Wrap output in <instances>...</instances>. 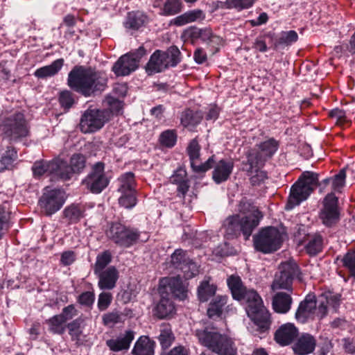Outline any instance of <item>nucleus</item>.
<instances>
[{
  "label": "nucleus",
  "instance_id": "0e129e2a",
  "mask_svg": "<svg viewBox=\"0 0 355 355\" xmlns=\"http://www.w3.org/2000/svg\"><path fill=\"white\" fill-rule=\"evenodd\" d=\"M343 266L355 277V250L348 252L343 259Z\"/></svg>",
  "mask_w": 355,
  "mask_h": 355
},
{
  "label": "nucleus",
  "instance_id": "4d7b16f0",
  "mask_svg": "<svg viewBox=\"0 0 355 355\" xmlns=\"http://www.w3.org/2000/svg\"><path fill=\"white\" fill-rule=\"evenodd\" d=\"M298 35L295 31H282L277 39L279 46H288L297 40Z\"/></svg>",
  "mask_w": 355,
  "mask_h": 355
},
{
  "label": "nucleus",
  "instance_id": "8fccbe9b",
  "mask_svg": "<svg viewBox=\"0 0 355 355\" xmlns=\"http://www.w3.org/2000/svg\"><path fill=\"white\" fill-rule=\"evenodd\" d=\"M298 182H300L304 187L310 189L313 192L315 187L318 184V175L313 172L306 171L302 173Z\"/></svg>",
  "mask_w": 355,
  "mask_h": 355
},
{
  "label": "nucleus",
  "instance_id": "f704fd0d",
  "mask_svg": "<svg viewBox=\"0 0 355 355\" xmlns=\"http://www.w3.org/2000/svg\"><path fill=\"white\" fill-rule=\"evenodd\" d=\"M63 59H58L51 64L37 69L34 72V76L38 78H46L57 74L63 66Z\"/></svg>",
  "mask_w": 355,
  "mask_h": 355
},
{
  "label": "nucleus",
  "instance_id": "2f4dec72",
  "mask_svg": "<svg viewBox=\"0 0 355 355\" xmlns=\"http://www.w3.org/2000/svg\"><path fill=\"white\" fill-rule=\"evenodd\" d=\"M238 210L243 214H249V215L241 217L243 219L249 220H254L257 219V226L259 224L260 220L263 218V214L252 202L245 198H243L238 206Z\"/></svg>",
  "mask_w": 355,
  "mask_h": 355
},
{
  "label": "nucleus",
  "instance_id": "4be33fe9",
  "mask_svg": "<svg viewBox=\"0 0 355 355\" xmlns=\"http://www.w3.org/2000/svg\"><path fill=\"white\" fill-rule=\"evenodd\" d=\"M312 191L310 189L304 187L300 182H296L291 189V193L286 205V210H291L299 205L302 201L306 200Z\"/></svg>",
  "mask_w": 355,
  "mask_h": 355
},
{
  "label": "nucleus",
  "instance_id": "680f3d73",
  "mask_svg": "<svg viewBox=\"0 0 355 355\" xmlns=\"http://www.w3.org/2000/svg\"><path fill=\"white\" fill-rule=\"evenodd\" d=\"M59 102L61 107L64 109H69L74 104L75 101L73 95L71 92L69 90H64L60 93Z\"/></svg>",
  "mask_w": 355,
  "mask_h": 355
},
{
  "label": "nucleus",
  "instance_id": "c03bdc74",
  "mask_svg": "<svg viewBox=\"0 0 355 355\" xmlns=\"http://www.w3.org/2000/svg\"><path fill=\"white\" fill-rule=\"evenodd\" d=\"M64 218L69 223H76L83 217V211L78 205H71L67 207L63 211Z\"/></svg>",
  "mask_w": 355,
  "mask_h": 355
},
{
  "label": "nucleus",
  "instance_id": "dca6fc26",
  "mask_svg": "<svg viewBox=\"0 0 355 355\" xmlns=\"http://www.w3.org/2000/svg\"><path fill=\"white\" fill-rule=\"evenodd\" d=\"M316 300L314 319L321 320L327 315L329 306H331L335 312H337L340 304V295L327 291L319 295Z\"/></svg>",
  "mask_w": 355,
  "mask_h": 355
},
{
  "label": "nucleus",
  "instance_id": "20e7f679",
  "mask_svg": "<svg viewBox=\"0 0 355 355\" xmlns=\"http://www.w3.org/2000/svg\"><path fill=\"white\" fill-rule=\"evenodd\" d=\"M283 242V233L274 227L262 229L254 236L256 250L270 254L279 250Z\"/></svg>",
  "mask_w": 355,
  "mask_h": 355
},
{
  "label": "nucleus",
  "instance_id": "de8ad7c7",
  "mask_svg": "<svg viewBox=\"0 0 355 355\" xmlns=\"http://www.w3.org/2000/svg\"><path fill=\"white\" fill-rule=\"evenodd\" d=\"M65 322V320L60 315H54L47 321L50 331L57 334H62L64 332Z\"/></svg>",
  "mask_w": 355,
  "mask_h": 355
},
{
  "label": "nucleus",
  "instance_id": "79ce46f5",
  "mask_svg": "<svg viewBox=\"0 0 355 355\" xmlns=\"http://www.w3.org/2000/svg\"><path fill=\"white\" fill-rule=\"evenodd\" d=\"M322 237L318 234L310 235L308 237V242L305 245V250L306 252L311 255L315 256L322 251Z\"/></svg>",
  "mask_w": 355,
  "mask_h": 355
},
{
  "label": "nucleus",
  "instance_id": "f03ea898",
  "mask_svg": "<svg viewBox=\"0 0 355 355\" xmlns=\"http://www.w3.org/2000/svg\"><path fill=\"white\" fill-rule=\"evenodd\" d=\"M200 343L207 347L212 352L218 355H236V349L232 339L209 327L196 331Z\"/></svg>",
  "mask_w": 355,
  "mask_h": 355
},
{
  "label": "nucleus",
  "instance_id": "c9c22d12",
  "mask_svg": "<svg viewBox=\"0 0 355 355\" xmlns=\"http://www.w3.org/2000/svg\"><path fill=\"white\" fill-rule=\"evenodd\" d=\"M148 21V17L141 12H132L128 14L125 22L126 28L138 30Z\"/></svg>",
  "mask_w": 355,
  "mask_h": 355
},
{
  "label": "nucleus",
  "instance_id": "9b49d317",
  "mask_svg": "<svg viewBox=\"0 0 355 355\" xmlns=\"http://www.w3.org/2000/svg\"><path fill=\"white\" fill-rule=\"evenodd\" d=\"M108 121L105 110L88 108L81 116L80 129L83 133H92L101 130Z\"/></svg>",
  "mask_w": 355,
  "mask_h": 355
},
{
  "label": "nucleus",
  "instance_id": "39448f33",
  "mask_svg": "<svg viewBox=\"0 0 355 355\" xmlns=\"http://www.w3.org/2000/svg\"><path fill=\"white\" fill-rule=\"evenodd\" d=\"M107 236L120 246L128 248L136 242L146 241L148 236L142 235L136 228L128 227L121 223L112 224L107 232Z\"/></svg>",
  "mask_w": 355,
  "mask_h": 355
},
{
  "label": "nucleus",
  "instance_id": "603ef678",
  "mask_svg": "<svg viewBox=\"0 0 355 355\" xmlns=\"http://www.w3.org/2000/svg\"><path fill=\"white\" fill-rule=\"evenodd\" d=\"M119 204L125 209H132L137 204L135 191L119 192Z\"/></svg>",
  "mask_w": 355,
  "mask_h": 355
},
{
  "label": "nucleus",
  "instance_id": "7c9ffc66",
  "mask_svg": "<svg viewBox=\"0 0 355 355\" xmlns=\"http://www.w3.org/2000/svg\"><path fill=\"white\" fill-rule=\"evenodd\" d=\"M155 346V341L150 340L148 336H141L135 344L132 355H153Z\"/></svg>",
  "mask_w": 355,
  "mask_h": 355
},
{
  "label": "nucleus",
  "instance_id": "6e6d98bb",
  "mask_svg": "<svg viewBox=\"0 0 355 355\" xmlns=\"http://www.w3.org/2000/svg\"><path fill=\"white\" fill-rule=\"evenodd\" d=\"M162 15L168 16L178 13L181 10V3L180 0H166L164 3Z\"/></svg>",
  "mask_w": 355,
  "mask_h": 355
},
{
  "label": "nucleus",
  "instance_id": "a19ab883",
  "mask_svg": "<svg viewBox=\"0 0 355 355\" xmlns=\"http://www.w3.org/2000/svg\"><path fill=\"white\" fill-rule=\"evenodd\" d=\"M17 151L11 147L0 150V171L9 169L17 158Z\"/></svg>",
  "mask_w": 355,
  "mask_h": 355
},
{
  "label": "nucleus",
  "instance_id": "338daca9",
  "mask_svg": "<svg viewBox=\"0 0 355 355\" xmlns=\"http://www.w3.org/2000/svg\"><path fill=\"white\" fill-rule=\"evenodd\" d=\"M95 300V295L93 292L86 291L81 293L78 298V302L83 306H91Z\"/></svg>",
  "mask_w": 355,
  "mask_h": 355
},
{
  "label": "nucleus",
  "instance_id": "ea45409f",
  "mask_svg": "<svg viewBox=\"0 0 355 355\" xmlns=\"http://www.w3.org/2000/svg\"><path fill=\"white\" fill-rule=\"evenodd\" d=\"M216 291V286L214 284H209V279H204L198 288V300L201 302H207L210 297L215 295Z\"/></svg>",
  "mask_w": 355,
  "mask_h": 355
},
{
  "label": "nucleus",
  "instance_id": "e433bc0d",
  "mask_svg": "<svg viewBox=\"0 0 355 355\" xmlns=\"http://www.w3.org/2000/svg\"><path fill=\"white\" fill-rule=\"evenodd\" d=\"M54 167H56V162L53 160H39L33 164L32 171L35 178H40L45 174L52 175Z\"/></svg>",
  "mask_w": 355,
  "mask_h": 355
},
{
  "label": "nucleus",
  "instance_id": "4c0bfd02",
  "mask_svg": "<svg viewBox=\"0 0 355 355\" xmlns=\"http://www.w3.org/2000/svg\"><path fill=\"white\" fill-rule=\"evenodd\" d=\"M56 167L52 172V178L57 180H68L71 178L73 171L69 165L63 161H55Z\"/></svg>",
  "mask_w": 355,
  "mask_h": 355
},
{
  "label": "nucleus",
  "instance_id": "6ab92c4d",
  "mask_svg": "<svg viewBox=\"0 0 355 355\" xmlns=\"http://www.w3.org/2000/svg\"><path fill=\"white\" fill-rule=\"evenodd\" d=\"M317 345L316 338L309 333L298 334L292 349L296 355H309L315 351Z\"/></svg>",
  "mask_w": 355,
  "mask_h": 355
},
{
  "label": "nucleus",
  "instance_id": "69168bd1",
  "mask_svg": "<svg viewBox=\"0 0 355 355\" xmlns=\"http://www.w3.org/2000/svg\"><path fill=\"white\" fill-rule=\"evenodd\" d=\"M112 300V295L107 292H103L98 295L97 306L100 311L106 310L110 305Z\"/></svg>",
  "mask_w": 355,
  "mask_h": 355
},
{
  "label": "nucleus",
  "instance_id": "b1692460",
  "mask_svg": "<svg viewBox=\"0 0 355 355\" xmlns=\"http://www.w3.org/2000/svg\"><path fill=\"white\" fill-rule=\"evenodd\" d=\"M135 338V332L132 330L125 331L116 338L106 341L107 346L113 352H119L129 349L130 343Z\"/></svg>",
  "mask_w": 355,
  "mask_h": 355
},
{
  "label": "nucleus",
  "instance_id": "774afa93",
  "mask_svg": "<svg viewBox=\"0 0 355 355\" xmlns=\"http://www.w3.org/2000/svg\"><path fill=\"white\" fill-rule=\"evenodd\" d=\"M102 319L105 325H113L121 321V315L118 311H112L104 314Z\"/></svg>",
  "mask_w": 355,
  "mask_h": 355
},
{
  "label": "nucleus",
  "instance_id": "5fc2aeb1",
  "mask_svg": "<svg viewBox=\"0 0 355 355\" xmlns=\"http://www.w3.org/2000/svg\"><path fill=\"white\" fill-rule=\"evenodd\" d=\"M86 164L85 157L80 153H76L70 159V167L74 173H80L85 168Z\"/></svg>",
  "mask_w": 355,
  "mask_h": 355
},
{
  "label": "nucleus",
  "instance_id": "2eb2a0df",
  "mask_svg": "<svg viewBox=\"0 0 355 355\" xmlns=\"http://www.w3.org/2000/svg\"><path fill=\"white\" fill-rule=\"evenodd\" d=\"M201 147L196 138L192 139L187 148V152L189 157L191 167L193 172L203 173L209 171L213 166L214 155L210 157L204 163L200 162Z\"/></svg>",
  "mask_w": 355,
  "mask_h": 355
},
{
  "label": "nucleus",
  "instance_id": "393cba45",
  "mask_svg": "<svg viewBox=\"0 0 355 355\" xmlns=\"http://www.w3.org/2000/svg\"><path fill=\"white\" fill-rule=\"evenodd\" d=\"M165 282L175 298L180 300H184L187 297L188 283L186 281H183L179 275L166 278Z\"/></svg>",
  "mask_w": 355,
  "mask_h": 355
},
{
  "label": "nucleus",
  "instance_id": "423d86ee",
  "mask_svg": "<svg viewBox=\"0 0 355 355\" xmlns=\"http://www.w3.org/2000/svg\"><path fill=\"white\" fill-rule=\"evenodd\" d=\"M279 141L270 138L257 144L258 150L251 149L247 153V164L250 169L261 168L270 159L279 148Z\"/></svg>",
  "mask_w": 355,
  "mask_h": 355
},
{
  "label": "nucleus",
  "instance_id": "37998d69",
  "mask_svg": "<svg viewBox=\"0 0 355 355\" xmlns=\"http://www.w3.org/2000/svg\"><path fill=\"white\" fill-rule=\"evenodd\" d=\"M119 186L118 192L135 191V175L132 172H127L122 174L118 179Z\"/></svg>",
  "mask_w": 355,
  "mask_h": 355
},
{
  "label": "nucleus",
  "instance_id": "49530a36",
  "mask_svg": "<svg viewBox=\"0 0 355 355\" xmlns=\"http://www.w3.org/2000/svg\"><path fill=\"white\" fill-rule=\"evenodd\" d=\"M180 51L176 46L170 47L167 51H163L168 67H174L180 62Z\"/></svg>",
  "mask_w": 355,
  "mask_h": 355
},
{
  "label": "nucleus",
  "instance_id": "bb28decb",
  "mask_svg": "<svg viewBox=\"0 0 355 355\" xmlns=\"http://www.w3.org/2000/svg\"><path fill=\"white\" fill-rule=\"evenodd\" d=\"M164 56L163 51L160 50H156L151 55L146 67V71L149 75L162 72L167 68Z\"/></svg>",
  "mask_w": 355,
  "mask_h": 355
},
{
  "label": "nucleus",
  "instance_id": "e2e57ef3",
  "mask_svg": "<svg viewBox=\"0 0 355 355\" xmlns=\"http://www.w3.org/2000/svg\"><path fill=\"white\" fill-rule=\"evenodd\" d=\"M10 215L5 208L0 207V239L10 227Z\"/></svg>",
  "mask_w": 355,
  "mask_h": 355
},
{
  "label": "nucleus",
  "instance_id": "a18cd8bd",
  "mask_svg": "<svg viewBox=\"0 0 355 355\" xmlns=\"http://www.w3.org/2000/svg\"><path fill=\"white\" fill-rule=\"evenodd\" d=\"M84 319L81 317H79L67 325L69 334L71 336L72 340H78L80 339V335L83 333L82 325Z\"/></svg>",
  "mask_w": 355,
  "mask_h": 355
},
{
  "label": "nucleus",
  "instance_id": "c756f323",
  "mask_svg": "<svg viewBox=\"0 0 355 355\" xmlns=\"http://www.w3.org/2000/svg\"><path fill=\"white\" fill-rule=\"evenodd\" d=\"M170 180L173 184L178 185L177 191L178 196L184 198L189 188L186 170L183 168H178L174 171Z\"/></svg>",
  "mask_w": 355,
  "mask_h": 355
},
{
  "label": "nucleus",
  "instance_id": "0eeeda50",
  "mask_svg": "<svg viewBox=\"0 0 355 355\" xmlns=\"http://www.w3.org/2000/svg\"><path fill=\"white\" fill-rule=\"evenodd\" d=\"M257 227V219L249 220L242 218L238 214L227 217L223 223L225 236L227 239L237 237L242 233L245 239L248 240Z\"/></svg>",
  "mask_w": 355,
  "mask_h": 355
},
{
  "label": "nucleus",
  "instance_id": "3c124183",
  "mask_svg": "<svg viewBox=\"0 0 355 355\" xmlns=\"http://www.w3.org/2000/svg\"><path fill=\"white\" fill-rule=\"evenodd\" d=\"M159 141L161 145L167 147H173L177 141V134L175 130H167L162 132L159 136Z\"/></svg>",
  "mask_w": 355,
  "mask_h": 355
},
{
  "label": "nucleus",
  "instance_id": "a878e982",
  "mask_svg": "<svg viewBox=\"0 0 355 355\" xmlns=\"http://www.w3.org/2000/svg\"><path fill=\"white\" fill-rule=\"evenodd\" d=\"M175 306L171 299L162 295L161 299L153 309L154 315L159 319H166L175 313Z\"/></svg>",
  "mask_w": 355,
  "mask_h": 355
},
{
  "label": "nucleus",
  "instance_id": "ddd939ff",
  "mask_svg": "<svg viewBox=\"0 0 355 355\" xmlns=\"http://www.w3.org/2000/svg\"><path fill=\"white\" fill-rule=\"evenodd\" d=\"M109 182L104 171V164L102 162L95 164L83 181L87 188L93 193H101L107 187Z\"/></svg>",
  "mask_w": 355,
  "mask_h": 355
},
{
  "label": "nucleus",
  "instance_id": "412c9836",
  "mask_svg": "<svg viewBox=\"0 0 355 355\" xmlns=\"http://www.w3.org/2000/svg\"><path fill=\"white\" fill-rule=\"evenodd\" d=\"M234 163L230 159H221L218 162L214 160L212 179L218 184L227 181L232 173Z\"/></svg>",
  "mask_w": 355,
  "mask_h": 355
},
{
  "label": "nucleus",
  "instance_id": "7ed1b4c3",
  "mask_svg": "<svg viewBox=\"0 0 355 355\" xmlns=\"http://www.w3.org/2000/svg\"><path fill=\"white\" fill-rule=\"evenodd\" d=\"M253 298L245 304L248 316L256 326L257 331L260 334L268 333L272 324L271 315L263 306L261 297L258 293H252Z\"/></svg>",
  "mask_w": 355,
  "mask_h": 355
},
{
  "label": "nucleus",
  "instance_id": "5701e85b",
  "mask_svg": "<svg viewBox=\"0 0 355 355\" xmlns=\"http://www.w3.org/2000/svg\"><path fill=\"white\" fill-rule=\"evenodd\" d=\"M98 278V286L101 290H112L116 286L119 273L114 266L107 267L103 271L95 274Z\"/></svg>",
  "mask_w": 355,
  "mask_h": 355
},
{
  "label": "nucleus",
  "instance_id": "cd10ccee",
  "mask_svg": "<svg viewBox=\"0 0 355 355\" xmlns=\"http://www.w3.org/2000/svg\"><path fill=\"white\" fill-rule=\"evenodd\" d=\"M293 303V299L290 294L284 292H278L272 297V306L273 310L281 314L288 313Z\"/></svg>",
  "mask_w": 355,
  "mask_h": 355
},
{
  "label": "nucleus",
  "instance_id": "58836bf2",
  "mask_svg": "<svg viewBox=\"0 0 355 355\" xmlns=\"http://www.w3.org/2000/svg\"><path fill=\"white\" fill-rule=\"evenodd\" d=\"M257 0H225L220 1L218 7L225 9H236L238 11L251 8Z\"/></svg>",
  "mask_w": 355,
  "mask_h": 355
},
{
  "label": "nucleus",
  "instance_id": "aec40b11",
  "mask_svg": "<svg viewBox=\"0 0 355 355\" xmlns=\"http://www.w3.org/2000/svg\"><path fill=\"white\" fill-rule=\"evenodd\" d=\"M317 300L314 294H308L302 301L295 313L297 321L304 323L309 319L314 320V313L316 309Z\"/></svg>",
  "mask_w": 355,
  "mask_h": 355
},
{
  "label": "nucleus",
  "instance_id": "09e8293b",
  "mask_svg": "<svg viewBox=\"0 0 355 355\" xmlns=\"http://www.w3.org/2000/svg\"><path fill=\"white\" fill-rule=\"evenodd\" d=\"M111 261L112 255L107 250L98 254L94 268V274L105 270L106 266L111 262Z\"/></svg>",
  "mask_w": 355,
  "mask_h": 355
},
{
  "label": "nucleus",
  "instance_id": "864d4df0",
  "mask_svg": "<svg viewBox=\"0 0 355 355\" xmlns=\"http://www.w3.org/2000/svg\"><path fill=\"white\" fill-rule=\"evenodd\" d=\"M178 270H180L184 273V276L187 279L193 278L199 272L198 266L189 258Z\"/></svg>",
  "mask_w": 355,
  "mask_h": 355
},
{
  "label": "nucleus",
  "instance_id": "f8f14e48",
  "mask_svg": "<svg viewBox=\"0 0 355 355\" xmlns=\"http://www.w3.org/2000/svg\"><path fill=\"white\" fill-rule=\"evenodd\" d=\"M300 269L293 261L283 263L279 266V274L275 275L272 284V290L286 289L291 291L294 277L299 275Z\"/></svg>",
  "mask_w": 355,
  "mask_h": 355
},
{
  "label": "nucleus",
  "instance_id": "052dcab7",
  "mask_svg": "<svg viewBox=\"0 0 355 355\" xmlns=\"http://www.w3.org/2000/svg\"><path fill=\"white\" fill-rule=\"evenodd\" d=\"M105 103L113 114H120L123 110V102L112 96H106Z\"/></svg>",
  "mask_w": 355,
  "mask_h": 355
},
{
  "label": "nucleus",
  "instance_id": "c85d7f7f",
  "mask_svg": "<svg viewBox=\"0 0 355 355\" xmlns=\"http://www.w3.org/2000/svg\"><path fill=\"white\" fill-rule=\"evenodd\" d=\"M202 118L201 111H194L189 108L182 111L180 116L181 125L191 130L200 123Z\"/></svg>",
  "mask_w": 355,
  "mask_h": 355
},
{
  "label": "nucleus",
  "instance_id": "6e6552de",
  "mask_svg": "<svg viewBox=\"0 0 355 355\" xmlns=\"http://www.w3.org/2000/svg\"><path fill=\"white\" fill-rule=\"evenodd\" d=\"M3 134L10 140L17 141L29 134L27 122L22 113L18 112L5 119L1 125Z\"/></svg>",
  "mask_w": 355,
  "mask_h": 355
},
{
  "label": "nucleus",
  "instance_id": "13d9d810",
  "mask_svg": "<svg viewBox=\"0 0 355 355\" xmlns=\"http://www.w3.org/2000/svg\"><path fill=\"white\" fill-rule=\"evenodd\" d=\"M158 338L162 347L164 349H166L171 345L174 340V336L171 329L165 327L161 329Z\"/></svg>",
  "mask_w": 355,
  "mask_h": 355
},
{
  "label": "nucleus",
  "instance_id": "bf43d9fd",
  "mask_svg": "<svg viewBox=\"0 0 355 355\" xmlns=\"http://www.w3.org/2000/svg\"><path fill=\"white\" fill-rule=\"evenodd\" d=\"M188 258L185 251L182 249H177L171 254V263L175 268L179 269Z\"/></svg>",
  "mask_w": 355,
  "mask_h": 355
},
{
  "label": "nucleus",
  "instance_id": "a211bd4d",
  "mask_svg": "<svg viewBox=\"0 0 355 355\" xmlns=\"http://www.w3.org/2000/svg\"><path fill=\"white\" fill-rule=\"evenodd\" d=\"M298 334L297 327L293 323L287 322L279 326L275 331L274 340L281 346H288L293 344Z\"/></svg>",
  "mask_w": 355,
  "mask_h": 355
},
{
  "label": "nucleus",
  "instance_id": "f3484780",
  "mask_svg": "<svg viewBox=\"0 0 355 355\" xmlns=\"http://www.w3.org/2000/svg\"><path fill=\"white\" fill-rule=\"evenodd\" d=\"M227 286L232 293L234 299L240 301L246 304L254 297L251 295L252 293H257L254 289H248L243 284L241 279L237 275H231L227 279Z\"/></svg>",
  "mask_w": 355,
  "mask_h": 355
},
{
  "label": "nucleus",
  "instance_id": "9d476101",
  "mask_svg": "<svg viewBox=\"0 0 355 355\" xmlns=\"http://www.w3.org/2000/svg\"><path fill=\"white\" fill-rule=\"evenodd\" d=\"M146 51L141 46L137 49L121 55L112 67V71L117 76H125L135 71Z\"/></svg>",
  "mask_w": 355,
  "mask_h": 355
},
{
  "label": "nucleus",
  "instance_id": "473e14b6",
  "mask_svg": "<svg viewBox=\"0 0 355 355\" xmlns=\"http://www.w3.org/2000/svg\"><path fill=\"white\" fill-rule=\"evenodd\" d=\"M205 19V12L200 9H195L176 17L173 19V23L176 26H180L194 21H200Z\"/></svg>",
  "mask_w": 355,
  "mask_h": 355
},
{
  "label": "nucleus",
  "instance_id": "1a4fd4ad",
  "mask_svg": "<svg viewBox=\"0 0 355 355\" xmlns=\"http://www.w3.org/2000/svg\"><path fill=\"white\" fill-rule=\"evenodd\" d=\"M65 201L66 196L63 190L46 187L44 189L39 205L42 211L46 216H51L62 207Z\"/></svg>",
  "mask_w": 355,
  "mask_h": 355
},
{
  "label": "nucleus",
  "instance_id": "4468645a",
  "mask_svg": "<svg viewBox=\"0 0 355 355\" xmlns=\"http://www.w3.org/2000/svg\"><path fill=\"white\" fill-rule=\"evenodd\" d=\"M319 216L322 224L327 227H332L339 221L338 198L334 193H329L324 198L323 207L320 211Z\"/></svg>",
  "mask_w": 355,
  "mask_h": 355
},
{
  "label": "nucleus",
  "instance_id": "f257e3e1",
  "mask_svg": "<svg viewBox=\"0 0 355 355\" xmlns=\"http://www.w3.org/2000/svg\"><path fill=\"white\" fill-rule=\"evenodd\" d=\"M107 83V78L103 72L80 65L75 66L67 78L68 86L86 98L104 91Z\"/></svg>",
  "mask_w": 355,
  "mask_h": 355
},
{
  "label": "nucleus",
  "instance_id": "72a5a7b5",
  "mask_svg": "<svg viewBox=\"0 0 355 355\" xmlns=\"http://www.w3.org/2000/svg\"><path fill=\"white\" fill-rule=\"evenodd\" d=\"M227 296L217 295L209 303L207 309V315L210 318H219L221 316L225 306L227 302Z\"/></svg>",
  "mask_w": 355,
  "mask_h": 355
}]
</instances>
